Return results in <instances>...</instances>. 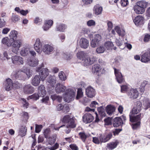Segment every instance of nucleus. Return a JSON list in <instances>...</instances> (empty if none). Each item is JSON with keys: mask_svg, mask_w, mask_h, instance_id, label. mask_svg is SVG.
Instances as JSON below:
<instances>
[{"mask_svg": "<svg viewBox=\"0 0 150 150\" xmlns=\"http://www.w3.org/2000/svg\"><path fill=\"white\" fill-rule=\"evenodd\" d=\"M76 55L79 59L83 61V63L86 66L91 65L96 61V58L94 57L86 58V55L84 52H79Z\"/></svg>", "mask_w": 150, "mask_h": 150, "instance_id": "1", "label": "nucleus"}, {"mask_svg": "<svg viewBox=\"0 0 150 150\" xmlns=\"http://www.w3.org/2000/svg\"><path fill=\"white\" fill-rule=\"evenodd\" d=\"M38 90V93H34L29 96L28 98L30 99H33L34 100H36L39 99L40 97H43L46 95V92L43 85H41L39 86Z\"/></svg>", "mask_w": 150, "mask_h": 150, "instance_id": "2", "label": "nucleus"}, {"mask_svg": "<svg viewBox=\"0 0 150 150\" xmlns=\"http://www.w3.org/2000/svg\"><path fill=\"white\" fill-rule=\"evenodd\" d=\"M23 43V41L21 39H15L11 43V50L13 52L17 54L19 50V48Z\"/></svg>", "mask_w": 150, "mask_h": 150, "instance_id": "3", "label": "nucleus"}, {"mask_svg": "<svg viewBox=\"0 0 150 150\" xmlns=\"http://www.w3.org/2000/svg\"><path fill=\"white\" fill-rule=\"evenodd\" d=\"M75 93L73 91L70 89H68L64 95V99L65 101L69 103L74 100Z\"/></svg>", "mask_w": 150, "mask_h": 150, "instance_id": "4", "label": "nucleus"}, {"mask_svg": "<svg viewBox=\"0 0 150 150\" xmlns=\"http://www.w3.org/2000/svg\"><path fill=\"white\" fill-rule=\"evenodd\" d=\"M42 66L38 67L37 68L36 71L39 72V75L41 80L43 81L49 75V71L47 68H42L44 64H42Z\"/></svg>", "mask_w": 150, "mask_h": 150, "instance_id": "5", "label": "nucleus"}, {"mask_svg": "<svg viewBox=\"0 0 150 150\" xmlns=\"http://www.w3.org/2000/svg\"><path fill=\"white\" fill-rule=\"evenodd\" d=\"M126 120V117L123 115L120 117L114 118L113 121V125L114 127H118L122 126L123 122Z\"/></svg>", "mask_w": 150, "mask_h": 150, "instance_id": "6", "label": "nucleus"}, {"mask_svg": "<svg viewBox=\"0 0 150 150\" xmlns=\"http://www.w3.org/2000/svg\"><path fill=\"white\" fill-rule=\"evenodd\" d=\"M127 94L130 98L132 100H134L138 97L139 93L137 89L131 88L129 90Z\"/></svg>", "mask_w": 150, "mask_h": 150, "instance_id": "7", "label": "nucleus"}, {"mask_svg": "<svg viewBox=\"0 0 150 150\" xmlns=\"http://www.w3.org/2000/svg\"><path fill=\"white\" fill-rule=\"evenodd\" d=\"M144 115L142 113H140L136 115H129V121L132 123L141 122V119L143 117Z\"/></svg>", "mask_w": 150, "mask_h": 150, "instance_id": "8", "label": "nucleus"}, {"mask_svg": "<svg viewBox=\"0 0 150 150\" xmlns=\"http://www.w3.org/2000/svg\"><path fill=\"white\" fill-rule=\"evenodd\" d=\"M136 103V106L133 108L130 112L129 115H136L141 111L142 106L141 102L139 101H137Z\"/></svg>", "mask_w": 150, "mask_h": 150, "instance_id": "9", "label": "nucleus"}, {"mask_svg": "<svg viewBox=\"0 0 150 150\" xmlns=\"http://www.w3.org/2000/svg\"><path fill=\"white\" fill-rule=\"evenodd\" d=\"M114 73L116 77V79L117 82L119 83H121L124 81V79L122 73L119 69H117L114 68Z\"/></svg>", "mask_w": 150, "mask_h": 150, "instance_id": "10", "label": "nucleus"}, {"mask_svg": "<svg viewBox=\"0 0 150 150\" xmlns=\"http://www.w3.org/2000/svg\"><path fill=\"white\" fill-rule=\"evenodd\" d=\"M102 39L101 36L99 34L95 35L93 39L92 40L91 43V45L92 47H95L99 43Z\"/></svg>", "mask_w": 150, "mask_h": 150, "instance_id": "11", "label": "nucleus"}, {"mask_svg": "<svg viewBox=\"0 0 150 150\" xmlns=\"http://www.w3.org/2000/svg\"><path fill=\"white\" fill-rule=\"evenodd\" d=\"M86 93L88 97L93 98L95 96L96 91L92 87L89 86L86 89Z\"/></svg>", "mask_w": 150, "mask_h": 150, "instance_id": "12", "label": "nucleus"}, {"mask_svg": "<svg viewBox=\"0 0 150 150\" xmlns=\"http://www.w3.org/2000/svg\"><path fill=\"white\" fill-rule=\"evenodd\" d=\"M23 75L22 70L16 71L12 73V78L13 80L16 79H21L23 77Z\"/></svg>", "mask_w": 150, "mask_h": 150, "instance_id": "13", "label": "nucleus"}, {"mask_svg": "<svg viewBox=\"0 0 150 150\" xmlns=\"http://www.w3.org/2000/svg\"><path fill=\"white\" fill-rule=\"evenodd\" d=\"M80 85L81 86L80 88L77 89V93L76 97V99L78 100L83 96V92L82 91V88H84L86 85L85 83L83 82H81L80 83Z\"/></svg>", "mask_w": 150, "mask_h": 150, "instance_id": "14", "label": "nucleus"}, {"mask_svg": "<svg viewBox=\"0 0 150 150\" xmlns=\"http://www.w3.org/2000/svg\"><path fill=\"white\" fill-rule=\"evenodd\" d=\"M94 117L92 115L89 113H86L83 117V122L85 123H88L92 121Z\"/></svg>", "mask_w": 150, "mask_h": 150, "instance_id": "15", "label": "nucleus"}, {"mask_svg": "<svg viewBox=\"0 0 150 150\" xmlns=\"http://www.w3.org/2000/svg\"><path fill=\"white\" fill-rule=\"evenodd\" d=\"M112 137V134L111 132L108 133L105 135L101 134L99 137L100 141L101 142H105L109 141Z\"/></svg>", "mask_w": 150, "mask_h": 150, "instance_id": "16", "label": "nucleus"}, {"mask_svg": "<svg viewBox=\"0 0 150 150\" xmlns=\"http://www.w3.org/2000/svg\"><path fill=\"white\" fill-rule=\"evenodd\" d=\"M13 63L16 65L23 64V58L18 56H15L12 57Z\"/></svg>", "mask_w": 150, "mask_h": 150, "instance_id": "17", "label": "nucleus"}, {"mask_svg": "<svg viewBox=\"0 0 150 150\" xmlns=\"http://www.w3.org/2000/svg\"><path fill=\"white\" fill-rule=\"evenodd\" d=\"M53 50V47L50 45H45L43 47L42 51L46 54H50Z\"/></svg>", "mask_w": 150, "mask_h": 150, "instance_id": "18", "label": "nucleus"}, {"mask_svg": "<svg viewBox=\"0 0 150 150\" xmlns=\"http://www.w3.org/2000/svg\"><path fill=\"white\" fill-rule=\"evenodd\" d=\"M42 45L40 39L38 38L34 45V48L36 51L39 54H40L42 52Z\"/></svg>", "mask_w": 150, "mask_h": 150, "instance_id": "19", "label": "nucleus"}, {"mask_svg": "<svg viewBox=\"0 0 150 150\" xmlns=\"http://www.w3.org/2000/svg\"><path fill=\"white\" fill-rule=\"evenodd\" d=\"M144 18L142 16L139 15L135 17L133 21L137 26H139L144 24Z\"/></svg>", "mask_w": 150, "mask_h": 150, "instance_id": "20", "label": "nucleus"}, {"mask_svg": "<svg viewBox=\"0 0 150 150\" xmlns=\"http://www.w3.org/2000/svg\"><path fill=\"white\" fill-rule=\"evenodd\" d=\"M89 43L88 41L86 38H81L79 41V45L80 47L84 49H86L89 46Z\"/></svg>", "mask_w": 150, "mask_h": 150, "instance_id": "21", "label": "nucleus"}, {"mask_svg": "<svg viewBox=\"0 0 150 150\" xmlns=\"http://www.w3.org/2000/svg\"><path fill=\"white\" fill-rule=\"evenodd\" d=\"M4 83L5 89L7 91L10 90L13 88V83L12 81L9 78L7 79Z\"/></svg>", "mask_w": 150, "mask_h": 150, "instance_id": "22", "label": "nucleus"}, {"mask_svg": "<svg viewBox=\"0 0 150 150\" xmlns=\"http://www.w3.org/2000/svg\"><path fill=\"white\" fill-rule=\"evenodd\" d=\"M34 91V88L30 84L25 85L23 88V92L25 94L32 93Z\"/></svg>", "mask_w": 150, "mask_h": 150, "instance_id": "23", "label": "nucleus"}, {"mask_svg": "<svg viewBox=\"0 0 150 150\" xmlns=\"http://www.w3.org/2000/svg\"><path fill=\"white\" fill-rule=\"evenodd\" d=\"M102 68L100 65L99 64H95L94 65L92 68V72L99 75V74L101 72Z\"/></svg>", "mask_w": 150, "mask_h": 150, "instance_id": "24", "label": "nucleus"}, {"mask_svg": "<svg viewBox=\"0 0 150 150\" xmlns=\"http://www.w3.org/2000/svg\"><path fill=\"white\" fill-rule=\"evenodd\" d=\"M53 21L51 20H46L43 25L42 28L44 30H47L52 25Z\"/></svg>", "mask_w": 150, "mask_h": 150, "instance_id": "25", "label": "nucleus"}, {"mask_svg": "<svg viewBox=\"0 0 150 150\" xmlns=\"http://www.w3.org/2000/svg\"><path fill=\"white\" fill-rule=\"evenodd\" d=\"M115 110V108L113 105H107L106 108V111L109 115H112Z\"/></svg>", "mask_w": 150, "mask_h": 150, "instance_id": "26", "label": "nucleus"}, {"mask_svg": "<svg viewBox=\"0 0 150 150\" xmlns=\"http://www.w3.org/2000/svg\"><path fill=\"white\" fill-rule=\"evenodd\" d=\"M66 89V86L62 84L58 83L57 84L56 87V92L60 93L64 92Z\"/></svg>", "mask_w": 150, "mask_h": 150, "instance_id": "27", "label": "nucleus"}, {"mask_svg": "<svg viewBox=\"0 0 150 150\" xmlns=\"http://www.w3.org/2000/svg\"><path fill=\"white\" fill-rule=\"evenodd\" d=\"M141 57V61L142 62L147 63L150 61V57L146 52L143 54Z\"/></svg>", "mask_w": 150, "mask_h": 150, "instance_id": "28", "label": "nucleus"}, {"mask_svg": "<svg viewBox=\"0 0 150 150\" xmlns=\"http://www.w3.org/2000/svg\"><path fill=\"white\" fill-rule=\"evenodd\" d=\"M27 128L25 126H22L20 128L18 132V136L23 137L25 136L27 131Z\"/></svg>", "mask_w": 150, "mask_h": 150, "instance_id": "29", "label": "nucleus"}, {"mask_svg": "<svg viewBox=\"0 0 150 150\" xmlns=\"http://www.w3.org/2000/svg\"><path fill=\"white\" fill-rule=\"evenodd\" d=\"M119 143L118 141L116 140L114 142H112L108 143L107 147L109 150H112L116 148Z\"/></svg>", "mask_w": 150, "mask_h": 150, "instance_id": "30", "label": "nucleus"}, {"mask_svg": "<svg viewBox=\"0 0 150 150\" xmlns=\"http://www.w3.org/2000/svg\"><path fill=\"white\" fill-rule=\"evenodd\" d=\"M133 9L135 13L137 14H142L145 11L142 7L137 4L134 6Z\"/></svg>", "mask_w": 150, "mask_h": 150, "instance_id": "31", "label": "nucleus"}, {"mask_svg": "<svg viewBox=\"0 0 150 150\" xmlns=\"http://www.w3.org/2000/svg\"><path fill=\"white\" fill-rule=\"evenodd\" d=\"M103 10V8L100 6L98 4L95 5L93 8V11L94 13L96 15H98L100 14Z\"/></svg>", "mask_w": 150, "mask_h": 150, "instance_id": "32", "label": "nucleus"}, {"mask_svg": "<svg viewBox=\"0 0 150 150\" xmlns=\"http://www.w3.org/2000/svg\"><path fill=\"white\" fill-rule=\"evenodd\" d=\"M67 28V25L63 23H60L57 25L56 29L57 31L61 32H64L65 30Z\"/></svg>", "mask_w": 150, "mask_h": 150, "instance_id": "33", "label": "nucleus"}, {"mask_svg": "<svg viewBox=\"0 0 150 150\" xmlns=\"http://www.w3.org/2000/svg\"><path fill=\"white\" fill-rule=\"evenodd\" d=\"M40 79L39 75H36L35 76L32 81V84L35 86H38L39 84Z\"/></svg>", "mask_w": 150, "mask_h": 150, "instance_id": "34", "label": "nucleus"}, {"mask_svg": "<svg viewBox=\"0 0 150 150\" xmlns=\"http://www.w3.org/2000/svg\"><path fill=\"white\" fill-rule=\"evenodd\" d=\"M28 63L29 65L32 67H35L37 66L38 64V59H28Z\"/></svg>", "mask_w": 150, "mask_h": 150, "instance_id": "35", "label": "nucleus"}, {"mask_svg": "<svg viewBox=\"0 0 150 150\" xmlns=\"http://www.w3.org/2000/svg\"><path fill=\"white\" fill-rule=\"evenodd\" d=\"M12 41L10 38L9 39L7 37L3 38L1 41V42L3 44L6 45L8 47L11 46V43Z\"/></svg>", "mask_w": 150, "mask_h": 150, "instance_id": "36", "label": "nucleus"}, {"mask_svg": "<svg viewBox=\"0 0 150 150\" xmlns=\"http://www.w3.org/2000/svg\"><path fill=\"white\" fill-rule=\"evenodd\" d=\"M76 123L74 118L69 121L67 123V124L66 125L67 128H74L76 127Z\"/></svg>", "mask_w": 150, "mask_h": 150, "instance_id": "37", "label": "nucleus"}, {"mask_svg": "<svg viewBox=\"0 0 150 150\" xmlns=\"http://www.w3.org/2000/svg\"><path fill=\"white\" fill-rule=\"evenodd\" d=\"M148 2L142 0L139 1L136 3L137 5L140 6L141 7L145 10V8L147 7L148 5Z\"/></svg>", "mask_w": 150, "mask_h": 150, "instance_id": "38", "label": "nucleus"}, {"mask_svg": "<svg viewBox=\"0 0 150 150\" xmlns=\"http://www.w3.org/2000/svg\"><path fill=\"white\" fill-rule=\"evenodd\" d=\"M74 118L70 115H66L63 117L62 120V122L65 123H67Z\"/></svg>", "mask_w": 150, "mask_h": 150, "instance_id": "39", "label": "nucleus"}, {"mask_svg": "<svg viewBox=\"0 0 150 150\" xmlns=\"http://www.w3.org/2000/svg\"><path fill=\"white\" fill-rule=\"evenodd\" d=\"M18 33L17 31L15 30H12L10 32L9 35L10 39L12 41L15 40L17 37Z\"/></svg>", "mask_w": 150, "mask_h": 150, "instance_id": "40", "label": "nucleus"}, {"mask_svg": "<svg viewBox=\"0 0 150 150\" xmlns=\"http://www.w3.org/2000/svg\"><path fill=\"white\" fill-rule=\"evenodd\" d=\"M143 105L144 109L147 110L150 108V100L149 99L146 98L143 101Z\"/></svg>", "mask_w": 150, "mask_h": 150, "instance_id": "41", "label": "nucleus"}, {"mask_svg": "<svg viewBox=\"0 0 150 150\" xmlns=\"http://www.w3.org/2000/svg\"><path fill=\"white\" fill-rule=\"evenodd\" d=\"M23 74H25L28 78L32 76L31 73L30 72V69L26 67H23L22 70Z\"/></svg>", "mask_w": 150, "mask_h": 150, "instance_id": "42", "label": "nucleus"}, {"mask_svg": "<svg viewBox=\"0 0 150 150\" xmlns=\"http://www.w3.org/2000/svg\"><path fill=\"white\" fill-rule=\"evenodd\" d=\"M21 117L23 120L27 121L28 119L29 116L28 113L25 111H23L20 114Z\"/></svg>", "mask_w": 150, "mask_h": 150, "instance_id": "43", "label": "nucleus"}, {"mask_svg": "<svg viewBox=\"0 0 150 150\" xmlns=\"http://www.w3.org/2000/svg\"><path fill=\"white\" fill-rule=\"evenodd\" d=\"M135 122V123H132L131 125L132 129L134 130L137 129L140 127L141 122Z\"/></svg>", "mask_w": 150, "mask_h": 150, "instance_id": "44", "label": "nucleus"}, {"mask_svg": "<svg viewBox=\"0 0 150 150\" xmlns=\"http://www.w3.org/2000/svg\"><path fill=\"white\" fill-rule=\"evenodd\" d=\"M148 83V82L146 81H144L142 83L140 87V91L141 93H144L145 91L146 86Z\"/></svg>", "mask_w": 150, "mask_h": 150, "instance_id": "45", "label": "nucleus"}, {"mask_svg": "<svg viewBox=\"0 0 150 150\" xmlns=\"http://www.w3.org/2000/svg\"><path fill=\"white\" fill-rule=\"evenodd\" d=\"M48 142L49 144L50 145H52L54 144L56 141V136L53 135L51 137H50L48 138H47Z\"/></svg>", "mask_w": 150, "mask_h": 150, "instance_id": "46", "label": "nucleus"}, {"mask_svg": "<svg viewBox=\"0 0 150 150\" xmlns=\"http://www.w3.org/2000/svg\"><path fill=\"white\" fill-rule=\"evenodd\" d=\"M97 110L99 114L101 116L103 117H105L106 116V114L102 107L98 108Z\"/></svg>", "mask_w": 150, "mask_h": 150, "instance_id": "47", "label": "nucleus"}, {"mask_svg": "<svg viewBox=\"0 0 150 150\" xmlns=\"http://www.w3.org/2000/svg\"><path fill=\"white\" fill-rule=\"evenodd\" d=\"M105 45L107 49L112 50L113 48L114 45L112 42L108 41L105 42Z\"/></svg>", "mask_w": 150, "mask_h": 150, "instance_id": "48", "label": "nucleus"}, {"mask_svg": "<svg viewBox=\"0 0 150 150\" xmlns=\"http://www.w3.org/2000/svg\"><path fill=\"white\" fill-rule=\"evenodd\" d=\"M51 98L53 100H57L58 102H61L62 100V98L61 96H57L55 94L51 96Z\"/></svg>", "mask_w": 150, "mask_h": 150, "instance_id": "49", "label": "nucleus"}, {"mask_svg": "<svg viewBox=\"0 0 150 150\" xmlns=\"http://www.w3.org/2000/svg\"><path fill=\"white\" fill-rule=\"evenodd\" d=\"M50 132L51 131L50 129L46 128L45 129L43 133L44 137L47 139L50 137Z\"/></svg>", "mask_w": 150, "mask_h": 150, "instance_id": "50", "label": "nucleus"}, {"mask_svg": "<svg viewBox=\"0 0 150 150\" xmlns=\"http://www.w3.org/2000/svg\"><path fill=\"white\" fill-rule=\"evenodd\" d=\"M79 135L83 142H85L87 137V135L84 132H80L79 133Z\"/></svg>", "mask_w": 150, "mask_h": 150, "instance_id": "51", "label": "nucleus"}, {"mask_svg": "<svg viewBox=\"0 0 150 150\" xmlns=\"http://www.w3.org/2000/svg\"><path fill=\"white\" fill-rule=\"evenodd\" d=\"M59 76L60 80L62 81H65L67 79V77L65 74L62 71L59 73Z\"/></svg>", "mask_w": 150, "mask_h": 150, "instance_id": "52", "label": "nucleus"}, {"mask_svg": "<svg viewBox=\"0 0 150 150\" xmlns=\"http://www.w3.org/2000/svg\"><path fill=\"white\" fill-rule=\"evenodd\" d=\"M121 91L122 93L128 92L129 87L127 85H122L120 86Z\"/></svg>", "mask_w": 150, "mask_h": 150, "instance_id": "53", "label": "nucleus"}, {"mask_svg": "<svg viewBox=\"0 0 150 150\" xmlns=\"http://www.w3.org/2000/svg\"><path fill=\"white\" fill-rule=\"evenodd\" d=\"M35 132L37 133L40 132L43 127L42 125H38V124H36L35 125Z\"/></svg>", "mask_w": 150, "mask_h": 150, "instance_id": "54", "label": "nucleus"}, {"mask_svg": "<svg viewBox=\"0 0 150 150\" xmlns=\"http://www.w3.org/2000/svg\"><path fill=\"white\" fill-rule=\"evenodd\" d=\"M105 50V47L100 46L97 48L96 52L98 53H101L104 52Z\"/></svg>", "mask_w": 150, "mask_h": 150, "instance_id": "55", "label": "nucleus"}, {"mask_svg": "<svg viewBox=\"0 0 150 150\" xmlns=\"http://www.w3.org/2000/svg\"><path fill=\"white\" fill-rule=\"evenodd\" d=\"M93 0H82L83 5L84 6H88L91 4Z\"/></svg>", "mask_w": 150, "mask_h": 150, "instance_id": "56", "label": "nucleus"}, {"mask_svg": "<svg viewBox=\"0 0 150 150\" xmlns=\"http://www.w3.org/2000/svg\"><path fill=\"white\" fill-rule=\"evenodd\" d=\"M69 110L70 108L68 104H65L64 105V108L62 110L63 112L67 113L69 111Z\"/></svg>", "mask_w": 150, "mask_h": 150, "instance_id": "57", "label": "nucleus"}, {"mask_svg": "<svg viewBox=\"0 0 150 150\" xmlns=\"http://www.w3.org/2000/svg\"><path fill=\"white\" fill-rule=\"evenodd\" d=\"M20 53L22 56H26L28 53V49L26 48L23 49L21 51Z\"/></svg>", "mask_w": 150, "mask_h": 150, "instance_id": "58", "label": "nucleus"}, {"mask_svg": "<svg viewBox=\"0 0 150 150\" xmlns=\"http://www.w3.org/2000/svg\"><path fill=\"white\" fill-rule=\"evenodd\" d=\"M112 118L111 117H108L106 119H105L104 121L106 125H110L112 124L111 120Z\"/></svg>", "mask_w": 150, "mask_h": 150, "instance_id": "59", "label": "nucleus"}, {"mask_svg": "<svg viewBox=\"0 0 150 150\" xmlns=\"http://www.w3.org/2000/svg\"><path fill=\"white\" fill-rule=\"evenodd\" d=\"M11 20L13 22L16 23L20 20V18L17 15H13L11 18Z\"/></svg>", "mask_w": 150, "mask_h": 150, "instance_id": "60", "label": "nucleus"}, {"mask_svg": "<svg viewBox=\"0 0 150 150\" xmlns=\"http://www.w3.org/2000/svg\"><path fill=\"white\" fill-rule=\"evenodd\" d=\"M69 147L72 150H79L78 146L75 144H73L69 145Z\"/></svg>", "mask_w": 150, "mask_h": 150, "instance_id": "61", "label": "nucleus"}, {"mask_svg": "<svg viewBox=\"0 0 150 150\" xmlns=\"http://www.w3.org/2000/svg\"><path fill=\"white\" fill-rule=\"evenodd\" d=\"M47 81L48 83L52 84H54L55 83V81L52 76H50L49 77Z\"/></svg>", "mask_w": 150, "mask_h": 150, "instance_id": "62", "label": "nucleus"}, {"mask_svg": "<svg viewBox=\"0 0 150 150\" xmlns=\"http://www.w3.org/2000/svg\"><path fill=\"white\" fill-rule=\"evenodd\" d=\"M87 24L88 26H91L95 25L96 23L94 20H91L88 21Z\"/></svg>", "mask_w": 150, "mask_h": 150, "instance_id": "63", "label": "nucleus"}, {"mask_svg": "<svg viewBox=\"0 0 150 150\" xmlns=\"http://www.w3.org/2000/svg\"><path fill=\"white\" fill-rule=\"evenodd\" d=\"M42 23V20L38 17H36L34 20V23L38 25L41 24Z\"/></svg>", "mask_w": 150, "mask_h": 150, "instance_id": "64", "label": "nucleus"}]
</instances>
